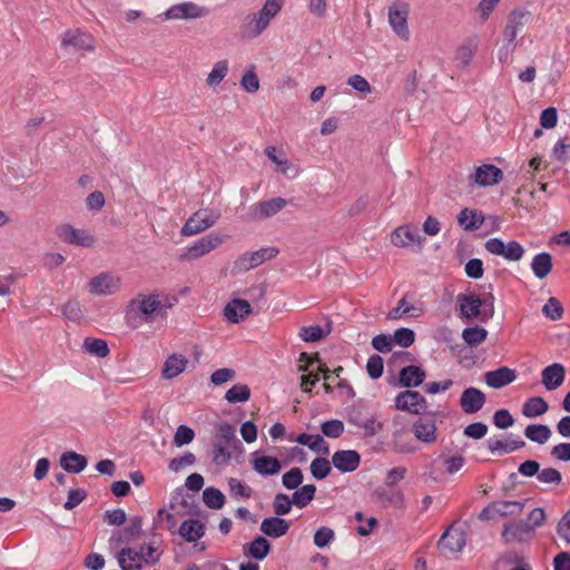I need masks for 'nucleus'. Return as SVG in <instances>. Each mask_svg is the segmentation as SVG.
<instances>
[{
	"label": "nucleus",
	"mask_w": 570,
	"mask_h": 570,
	"mask_svg": "<svg viewBox=\"0 0 570 570\" xmlns=\"http://www.w3.org/2000/svg\"><path fill=\"white\" fill-rule=\"evenodd\" d=\"M166 307L159 294H138L127 306L126 320L135 326L138 323H151L166 313Z\"/></svg>",
	"instance_id": "f257e3e1"
},
{
	"label": "nucleus",
	"mask_w": 570,
	"mask_h": 570,
	"mask_svg": "<svg viewBox=\"0 0 570 570\" xmlns=\"http://www.w3.org/2000/svg\"><path fill=\"white\" fill-rule=\"evenodd\" d=\"M284 2L285 0H266L258 12L247 14L240 26L243 36L246 38L261 36L282 11Z\"/></svg>",
	"instance_id": "f03ea898"
},
{
	"label": "nucleus",
	"mask_w": 570,
	"mask_h": 570,
	"mask_svg": "<svg viewBox=\"0 0 570 570\" xmlns=\"http://www.w3.org/2000/svg\"><path fill=\"white\" fill-rule=\"evenodd\" d=\"M410 3L404 0H393L387 7V21L392 31L403 41L410 40L409 16Z\"/></svg>",
	"instance_id": "7ed1b4c3"
},
{
	"label": "nucleus",
	"mask_w": 570,
	"mask_h": 570,
	"mask_svg": "<svg viewBox=\"0 0 570 570\" xmlns=\"http://www.w3.org/2000/svg\"><path fill=\"white\" fill-rule=\"evenodd\" d=\"M227 238V235L218 232L209 233L188 246L186 252L180 256V259L195 261L202 258L223 245Z\"/></svg>",
	"instance_id": "20e7f679"
},
{
	"label": "nucleus",
	"mask_w": 570,
	"mask_h": 570,
	"mask_svg": "<svg viewBox=\"0 0 570 570\" xmlns=\"http://www.w3.org/2000/svg\"><path fill=\"white\" fill-rule=\"evenodd\" d=\"M220 218L217 209H199L194 213L181 227V235L194 236L213 227Z\"/></svg>",
	"instance_id": "39448f33"
},
{
	"label": "nucleus",
	"mask_w": 570,
	"mask_h": 570,
	"mask_svg": "<svg viewBox=\"0 0 570 570\" xmlns=\"http://www.w3.org/2000/svg\"><path fill=\"white\" fill-rule=\"evenodd\" d=\"M278 249L273 246L262 247L254 252H246L239 255L233 263V273H244L253 269L264 262L276 257Z\"/></svg>",
	"instance_id": "423d86ee"
},
{
	"label": "nucleus",
	"mask_w": 570,
	"mask_h": 570,
	"mask_svg": "<svg viewBox=\"0 0 570 570\" xmlns=\"http://www.w3.org/2000/svg\"><path fill=\"white\" fill-rule=\"evenodd\" d=\"M459 304L461 314L466 318H475L482 314L481 307L485 306L483 317L488 318L493 315V296L490 295V302L487 298L481 299L478 295H462L459 296Z\"/></svg>",
	"instance_id": "0eeeda50"
},
{
	"label": "nucleus",
	"mask_w": 570,
	"mask_h": 570,
	"mask_svg": "<svg viewBox=\"0 0 570 570\" xmlns=\"http://www.w3.org/2000/svg\"><path fill=\"white\" fill-rule=\"evenodd\" d=\"M484 247L490 254L502 256L511 262L521 261L525 253L523 246L519 242L511 240L505 244L501 238L498 237L488 239L484 244Z\"/></svg>",
	"instance_id": "6e6552de"
},
{
	"label": "nucleus",
	"mask_w": 570,
	"mask_h": 570,
	"mask_svg": "<svg viewBox=\"0 0 570 570\" xmlns=\"http://www.w3.org/2000/svg\"><path fill=\"white\" fill-rule=\"evenodd\" d=\"M533 533V527L520 520L504 523L501 535L507 544H524L530 542Z\"/></svg>",
	"instance_id": "1a4fd4ad"
},
{
	"label": "nucleus",
	"mask_w": 570,
	"mask_h": 570,
	"mask_svg": "<svg viewBox=\"0 0 570 570\" xmlns=\"http://www.w3.org/2000/svg\"><path fill=\"white\" fill-rule=\"evenodd\" d=\"M121 279L112 273L104 272L88 282V289L97 296H108L120 291Z\"/></svg>",
	"instance_id": "9d476101"
},
{
	"label": "nucleus",
	"mask_w": 570,
	"mask_h": 570,
	"mask_svg": "<svg viewBox=\"0 0 570 570\" xmlns=\"http://www.w3.org/2000/svg\"><path fill=\"white\" fill-rule=\"evenodd\" d=\"M524 503L521 501H495L487 505L480 513L481 520H493L498 517H518Z\"/></svg>",
	"instance_id": "9b49d317"
},
{
	"label": "nucleus",
	"mask_w": 570,
	"mask_h": 570,
	"mask_svg": "<svg viewBox=\"0 0 570 570\" xmlns=\"http://www.w3.org/2000/svg\"><path fill=\"white\" fill-rule=\"evenodd\" d=\"M395 407L411 414H422L428 409V402L417 391L406 390L396 395Z\"/></svg>",
	"instance_id": "f8f14e48"
},
{
	"label": "nucleus",
	"mask_w": 570,
	"mask_h": 570,
	"mask_svg": "<svg viewBox=\"0 0 570 570\" xmlns=\"http://www.w3.org/2000/svg\"><path fill=\"white\" fill-rule=\"evenodd\" d=\"M208 14V9L187 1L171 6L164 12L166 20H189L203 18Z\"/></svg>",
	"instance_id": "ddd939ff"
},
{
	"label": "nucleus",
	"mask_w": 570,
	"mask_h": 570,
	"mask_svg": "<svg viewBox=\"0 0 570 570\" xmlns=\"http://www.w3.org/2000/svg\"><path fill=\"white\" fill-rule=\"evenodd\" d=\"M286 205L287 200L285 198L274 197L253 204L248 215L252 220H264L279 213Z\"/></svg>",
	"instance_id": "4468645a"
},
{
	"label": "nucleus",
	"mask_w": 570,
	"mask_h": 570,
	"mask_svg": "<svg viewBox=\"0 0 570 570\" xmlns=\"http://www.w3.org/2000/svg\"><path fill=\"white\" fill-rule=\"evenodd\" d=\"M531 13L524 9H515L508 16V21L503 30L505 41L517 43L515 39L519 32L529 23Z\"/></svg>",
	"instance_id": "2eb2a0df"
},
{
	"label": "nucleus",
	"mask_w": 570,
	"mask_h": 570,
	"mask_svg": "<svg viewBox=\"0 0 570 570\" xmlns=\"http://www.w3.org/2000/svg\"><path fill=\"white\" fill-rule=\"evenodd\" d=\"M479 48V37L472 36L464 39L456 48L454 52L453 61L455 67L464 70L466 69L474 59V56Z\"/></svg>",
	"instance_id": "dca6fc26"
},
{
	"label": "nucleus",
	"mask_w": 570,
	"mask_h": 570,
	"mask_svg": "<svg viewBox=\"0 0 570 570\" xmlns=\"http://www.w3.org/2000/svg\"><path fill=\"white\" fill-rule=\"evenodd\" d=\"M423 240L424 238L420 235L419 230L409 225L400 226L391 234V243L400 248L409 247L411 245H415L417 248H421Z\"/></svg>",
	"instance_id": "f3484780"
},
{
	"label": "nucleus",
	"mask_w": 570,
	"mask_h": 570,
	"mask_svg": "<svg viewBox=\"0 0 570 570\" xmlns=\"http://www.w3.org/2000/svg\"><path fill=\"white\" fill-rule=\"evenodd\" d=\"M487 402L485 394L473 386L466 387L460 396V406L465 414H474L482 410Z\"/></svg>",
	"instance_id": "a211bd4d"
},
{
	"label": "nucleus",
	"mask_w": 570,
	"mask_h": 570,
	"mask_svg": "<svg viewBox=\"0 0 570 570\" xmlns=\"http://www.w3.org/2000/svg\"><path fill=\"white\" fill-rule=\"evenodd\" d=\"M59 238L67 244L78 245L82 247H91L95 238L85 229L73 228L71 225H62L58 229Z\"/></svg>",
	"instance_id": "6ab92c4d"
},
{
	"label": "nucleus",
	"mask_w": 570,
	"mask_h": 570,
	"mask_svg": "<svg viewBox=\"0 0 570 570\" xmlns=\"http://www.w3.org/2000/svg\"><path fill=\"white\" fill-rule=\"evenodd\" d=\"M361 463V455L355 450H338L332 455V464L342 473L357 470Z\"/></svg>",
	"instance_id": "aec40b11"
},
{
	"label": "nucleus",
	"mask_w": 570,
	"mask_h": 570,
	"mask_svg": "<svg viewBox=\"0 0 570 570\" xmlns=\"http://www.w3.org/2000/svg\"><path fill=\"white\" fill-rule=\"evenodd\" d=\"M250 464L253 470L262 476L276 475L282 470L281 461L272 455H258V452H254Z\"/></svg>",
	"instance_id": "412c9836"
},
{
	"label": "nucleus",
	"mask_w": 570,
	"mask_h": 570,
	"mask_svg": "<svg viewBox=\"0 0 570 570\" xmlns=\"http://www.w3.org/2000/svg\"><path fill=\"white\" fill-rule=\"evenodd\" d=\"M252 313L250 304L246 299L234 298L226 304L223 314L233 324L245 320Z\"/></svg>",
	"instance_id": "4be33fe9"
},
{
	"label": "nucleus",
	"mask_w": 570,
	"mask_h": 570,
	"mask_svg": "<svg viewBox=\"0 0 570 570\" xmlns=\"http://www.w3.org/2000/svg\"><path fill=\"white\" fill-rule=\"evenodd\" d=\"M465 546V534L460 529L450 527L441 537L439 547L451 553L460 552Z\"/></svg>",
	"instance_id": "5701e85b"
},
{
	"label": "nucleus",
	"mask_w": 570,
	"mask_h": 570,
	"mask_svg": "<svg viewBox=\"0 0 570 570\" xmlns=\"http://www.w3.org/2000/svg\"><path fill=\"white\" fill-rule=\"evenodd\" d=\"M503 177L500 168L491 164H483L475 169L473 180L476 185L485 187L498 184Z\"/></svg>",
	"instance_id": "b1692460"
},
{
	"label": "nucleus",
	"mask_w": 570,
	"mask_h": 570,
	"mask_svg": "<svg viewBox=\"0 0 570 570\" xmlns=\"http://www.w3.org/2000/svg\"><path fill=\"white\" fill-rule=\"evenodd\" d=\"M412 432L416 440L426 444H432L436 441V424L432 419H419L413 423Z\"/></svg>",
	"instance_id": "393cba45"
},
{
	"label": "nucleus",
	"mask_w": 570,
	"mask_h": 570,
	"mask_svg": "<svg viewBox=\"0 0 570 570\" xmlns=\"http://www.w3.org/2000/svg\"><path fill=\"white\" fill-rule=\"evenodd\" d=\"M517 375L514 370L507 366H501L494 371L484 373V382L492 389H501L509 385L515 380Z\"/></svg>",
	"instance_id": "a878e982"
},
{
	"label": "nucleus",
	"mask_w": 570,
	"mask_h": 570,
	"mask_svg": "<svg viewBox=\"0 0 570 570\" xmlns=\"http://www.w3.org/2000/svg\"><path fill=\"white\" fill-rule=\"evenodd\" d=\"M542 384L548 391L557 390L562 385L566 377V370L563 365L553 363L542 370Z\"/></svg>",
	"instance_id": "bb28decb"
},
{
	"label": "nucleus",
	"mask_w": 570,
	"mask_h": 570,
	"mask_svg": "<svg viewBox=\"0 0 570 570\" xmlns=\"http://www.w3.org/2000/svg\"><path fill=\"white\" fill-rule=\"evenodd\" d=\"M65 47H72L77 50H94V40L90 35L81 32L80 30L67 31L61 41Z\"/></svg>",
	"instance_id": "cd10ccee"
},
{
	"label": "nucleus",
	"mask_w": 570,
	"mask_h": 570,
	"mask_svg": "<svg viewBox=\"0 0 570 570\" xmlns=\"http://www.w3.org/2000/svg\"><path fill=\"white\" fill-rule=\"evenodd\" d=\"M261 531L271 538H281L288 532L289 522L276 517L266 518L261 523Z\"/></svg>",
	"instance_id": "c85d7f7f"
},
{
	"label": "nucleus",
	"mask_w": 570,
	"mask_h": 570,
	"mask_svg": "<svg viewBox=\"0 0 570 570\" xmlns=\"http://www.w3.org/2000/svg\"><path fill=\"white\" fill-rule=\"evenodd\" d=\"M187 364L188 360L184 355L177 353L169 355L164 363L163 377L171 380L178 376L186 370Z\"/></svg>",
	"instance_id": "c756f323"
},
{
	"label": "nucleus",
	"mask_w": 570,
	"mask_h": 570,
	"mask_svg": "<svg viewBox=\"0 0 570 570\" xmlns=\"http://www.w3.org/2000/svg\"><path fill=\"white\" fill-rule=\"evenodd\" d=\"M425 379V372L415 365H409L403 367L399 374L400 385L404 387H415L423 383Z\"/></svg>",
	"instance_id": "7c9ffc66"
},
{
	"label": "nucleus",
	"mask_w": 570,
	"mask_h": 570,
	"mask_svg": "<svg viewBox=\"0 0 570 570\" xmlns=\"http://www.w3.org/2000/svg\"><path fill=\"white\" fill-rule=\"evenodd\" d=\"M118 562L122 570H142L144 561L140 552L132 548H125L118 553Z\"/></svg>",
	"instance_id": "2f4dec72"
},
{
	"label": "nucleus",
	"mask_w": 570,
	"mask_h": 570,
	"mask_svg": "<svg viewBox=\"0 0 570 570\" xmlns=\"http://www.w3.org/2000/svg\"><path fill=\"white\" fill-rule=\"evenodd\" d=\"M216 443H223L229 446L230 450H242V443L236 438V430L233 425L223 422L217 426V441Z\"/></svg>",
	"instance_id": "473e14b6"
},
{
	"label": "nucleus",
	"mask_w": 570,
	"mask_h": 570,
	"mask_svg": "<svg viewBox=\"0 0 570 570\" xmlns=\"http://www.w3.org/2000/svg\"><path fill=\"white\" fill-rule=\"evenodd\" d=\"M181 538L187 542H196L205 534V525L198 520L184 521L178 530Z\"/></svg>",
	"instance_id": "72a5a7b5"
},
{
	"label": "nucleus",
	"mask_w": 570,
	"mask_h": 570,
	"mask_svg": "<svg viewBox=\"0 0 570 570\" xmlns=\"http://www.w3.org/2000/svg\"><path fill=\"white\" fill-rule=\"evenodd\" d=\"M265 155L267 158L277 166V170L284 175L291 171L297 173L295 166L287 159L283 151H278L275 146H268L265 148Z\"/></svg>",
	"instance_id": "f704fd0d"
},
{
	"label": "nucleus",
	"mask_w": 570,
	"mask_h": 570,
	"mask_svg": "<svg viewBox=\"0 0 570 570\" xmlns=\"http://www.w3.org/2000/svg\"><path fill=\"white\" fill-rule=\"evenodd\" d=\"M60 464L67 472L79 473L87 466V459L81 454L69 451L61 455Z\"/></svg>",
	"instance_id": "c9c22d12"
},
{
	"label": "nucleus",
	"mask_w": 570,
	"mask_h": 570,
	"mask_svg": "<svg viewBox=\"0 0 570 570\" xmlns=\"http://www.w3.org/2000/svg\"><path fill=\"white\" fill-rule=\"evenodd\" d=\"M531 269L539 278H546L552 271V256L549 253L537 254L531 262Z\"/></svg>",
	"instance_id": "e433bc0d"
},
{
	"label": "nucleus",
	"mask_w": 570,
	"mask_h": 570,
	"mask_svg": "<svg viewBox=\"0 0 570 570\" xmlns=\"http://www.w3.org/2000/svg\"><path fill=\"white\" fill-rule=\"evenodd\" d=\"M549 410L548 402L541 396H532L528 399L522 406V414L525 417L532 419L543 415Z\"/></svg>",
	"instance_id": "4c0bfd02"
},
{
	"label": "nucleus",
	"mask_w": 570,
	"mask_h": 570,
	"mask_svg": "<svg viewBox=\"0 0 570 570\" xmlns=\"http://www.w3.org/2000/svg\"><path fill=\"white\" fill-rule=\"evenodd\" d=\"M525 445V442L521 439L510 440V441H501L499 439L490 438L488 440V449L492 453L504 454L511 453L515 450H519Z\"/></svg>",
	"instance_id": "58836bf2"
},
{
	"label": "nucleus",
	"mask_w": 570,
	"mask_h": 570,
	"mask_svg": "<svg viewBox=\"0 0 570 570\" xmlns=\"http://www.w3.org/2000/svg\"><path fill=\"white\" fill-rule=\"evenodd\" d=\"M458 222L465 230H475L481 227L484 217L476 210L464 208L460 212Z\"/></svg>",
	"instance_id": "ea45409f"
},
{
	"label": "nucleus",
	"mask_w": 570,
	"mask_h": 570,
	"mask_svg": "<svg viewBox=\"0 0 570 570\" xmlns=\"http://www.w3.org/2000/svg\"><path fill=\"white\" fill-rule=\"evenodd\" d=\"M524 435L532 442L544 444L549 441L552 432L548 425L544 424H530L524 430Z\"/></svg>",
	"instance_id": "a19ab883"
},
{
	"label": "nucleus",
	"mask_w": 570,
	"mask_h": 570,
	"mask_svg": "<svg viewBox=\"0 0 570 570\" xmlns=\"http://www.w3.org/2000/svg\"><path fill=\"white\" fill-rule=\"evenodd\" d=\"M229 65L226 59L218 60L214 63L210 72L207 75L206 82L209 87H217L227 76Z\"/></svg>",
	"instance_id": "79ce46f5"
},
{
	"label": "nucleus",
	"mask_w": 570,
	"mask_h": 570,
	"mask_svg": "<svg viewBox=\"0 0 570 570\" xmlns=\"http://www.w3.org/2000/svg\"><path fill=\"white\" fill-rule=\"evenodd\" d=\"M316 492L314 484H305L301 489L296 490L293 495L294 505L299 509L305 508L313 499Z\"/></svg>",
	"instance_id": "37998d69"
},
{
	"label": "nucleus",
	"mask_w": 570,
	"mask_h": 570,
	"mask_svg": "<svg viewBox=\"0 0 570 570\" xmlns=\"http://www.w3.org/2000/svg\"><path fill=\"white\" fill-rule=\"evenodd\" d=\"M352 423L362 429L365 436H375L383 430V423L375 416H370L364 420H353Z\"/></svg>",
	"instance_id": "c03bdc74"
},
{
	"label": "nucleus",
	"mask_w": 570,
	"mask_h": 570,
	"mask_svg": "<svg viewBox=\"0 0 570 570\" xmlns=\"http://www.w3.org/2000/svg\"><path fill=\"white\" fill-rule=\"evenodd\" d=\"M203 501L210 509H222L225 504L224 493L216 488H206L203 492Z\"/></svg>",
	"instance_id": "a18cd8bd"
},
{
	"label": "nucleus",
	"mask_w": 570,
	"mask_h": 570,
	"mask_svg": "<svg viewBox=\"0 0 570 570\" xmlns=\"http://www.w3.org/2000/svg\"><path fill=\"white\" fill-rule=\"evenodd\" d=\"M227 483L230 497L235 500L249 499L253 494V489L236 478H229Z\"/></svg>",
	"instance_id": "49530a36"
},
{
	"label": "nucleus",
	"mask_w": 570,
	"mask_h": 570,
	"mask_svg": "<svg viewBox=\"0 0 570 570\" xmlns=\"http://www.w3.org/2000/svg\"><path fill=\"white\" fill-rule=\"evenodd\" d=\"M488 332L481 326L468 327L462 332V338L470 346H478L485 341Z\"/></svg>",
	"instance_id": "de8ad7c7"
},
{
	"label": "nucleus",
	"mask_w": 570,
	"mask_h": 570,
	"mask_svg": "<svg viewBox=\"0 0 570 570\" xmlns=\"http://www.w3.org/2000/svg\"><path fill=\"white\" fill-rule=\"evenodd\" d=\"M269 550L271 544L264 537H256L248 546L249 554L257 560L265 559Z\"/></svg>",
	"instance_id": "09e8293b"
},
{
	"label": "nucleus",
	"mask_w": 570,
	"mask_h": 570,
	"mask_svg": "<svg viewBox=\"0 0 570 570\" xmlns=\"http://www.w3.org/2000/svg\"><path fill=\"white\" fill-rule=\"evenodd\" d=\"M83 350L98 357H106L109 354L108 344L102 338H86Z\"/></svg>",
	"instance_id": "8fccbe9b"
},
{
	"label": "nucleus",
	"mask_w": 570,
	"mask_h": 570,
	"mask_svg": "<svg viewBox=\"0 0 570 570\" xmlns=\"http://www.w3.org/2000/svg\"><path fill=\"white\" fill-rule=\"evenodd\" d=\"M250 397V390L245 384L233 385L225 394V399L229 403H243Z\"/></svg>",
	"instance_id": "3c124183"
},
{
	"label": "nucleus",
	"mask_w": 570,
	"mask_h": 570,
	"mask_svg": "<svg viewBox=\"0 0 570 570\" xmlns=\"http://www.w3.org/2000/svg\"><path fill=\"white\" fill-rule=\"evenodd\" d=\"M235 450H230L229 446L224 445L223 443L213 444L212 451V460L218 466L227 465L232 458V452Z\"/></svg>",
	"instance_id": "603ef678"
},
{
	"label": "nucleus",
	"mask_w": 570,
	"mask_h": 570,
	"mask_svg": "<svg viewBox=\"0 0 570 570\" xmlns=\"http://www.w3.org/2000/svg\"><path fill=\"white\" fill-rule=\"evenodd\" d=\"M311 473L316 480L325 479L332 471L331 462L325 458H315L311 462Z\"/></svg>",
	"instance_id": "864d4df0"
},
{
	"label": "nucleus",
	"mask_w": 570,
	"mask_h": 570,
	"mask_svg": "<svg viewBox=\"0 0 570 570\" xmlns=\"http://www.w3.org/2000/svg\"><path fill=\"white\" fill-rule=\"evenodd\" d=\"M416 311L417 308L414 307L413 305L407 304L406 299L403 297L399 301L396 307L392 308L389 312L387 317L390 320H399L405 315L419 316L420 314L415 313Z\"/></svg>",
	"instance_id": "5fc2aeb1"
},
{
	"label": "nucleus",
	"mask_w": 570,
	"mask_h": 570,
	"mask_svg": "<svg viewBox=\"0 0 570 570\" xmlns=\"http://www.w3.org/2000/svg\"><path fill=\"white\" fill-rule=\"evenodd\" d=\"M293 505V499L285 493H277L273 501L274 513L278 517L289 513Z\"/></svg>",
	"instance_id": "6e6d98bb"
},
{
	"label": "nucleus",
	"mask_w": 570,
	"mask_h": 570,
	"mask_svg": "<svg viewBox=\"0 0 570 570\" xmlns=\"http://www.w3.org/2000/svg\"><path fill=\"white\" fill-rule=\"evenodd\" d=\"M415 333L411 328L401 327L394 332L392 335L393 345H399L401 347H409L414 343Z\"/></svg>",
	"instance_id": "4d7b16f0"
},
{
	"label": "nucleus",
	"mask_w": 570,
	"mask_h": 570,
	"mask_svg": "<svg viewBox=\"0 0 570 570\" xmlns=\"http://www.w3.org/2000/svg\"><path fill=\"white\" fill-rule=\"evenodd\" d=\"M322 433L331 439H337L344 433V423L341 420L333 419L321 424Z\"/></svg>",
	"instance_id": "13d9d810"
},
{
	"label": "nucleus",
	"mask_w": 570,
	"mask_h": 570,
	"mask_svg": "<svg viewBox=\"0 0 570 570\" xmlns=\"http://www.w3.org/2000/svg\"><path fill=\"white\" fill-rule=\"evenodd\" d=\"M303 482V472L299 468H292L283 474L282 483L288 490L297 489Z\"/></svg>",
	"instance_id": "bf43d9fd"
},
{
	"label": "nucleus",
	"mask_w": 570,
	"mask_h": 570,
	"mask_svg": "<svg viewBox=\"0 0 570 570\" xmlns=\"http://www.w3.org/2000/svg\"><path fill=\"white\" fill-rule=\"evenodd\" d=\"M242 88L249 94H254L259 89V79L255 71V67L246 70L240 79Z\"/></svg>",
	"instance_id": "052dcab7"
},
{
	"label": "nucleus",
	"mask_w": 570,
	"mask_h": 570,
	"mask_svg": "<svg viewBox=\"0 0 570 570\" xmlns=\"http://www.w3.org/2000/svg\"><path fill=\"white\" fill-rule=\"evenodd\" d=\"M325 332L320 325L303 326L299 331V337L305 342H317L325 337Z\"/></svg>",
	"instance_id": "680f3d73"
},
{
	"label": "nucleus",
	"mask_w": 570,
	"mask_h": 570,
	"mask_svg": "<svg viewBox=\"0 0 570 570\" xmlns=\"http://www.w3.org/2000/svg\"><path fill=\"white\" fill-rule=\"evenodd\" d=\"M542 313L552 321L562 317L563 308L556 297H550L542 308Z\"/></svg>",
	"instance_id": "e2e57ef3"
},
{
	"label": "nucleus",
	"mask_w": 570,
	"mask_h": 570,
	"mask_svg": "<svg viewBox=\"0 0 570 570\" xmlns=\"http://www.w3.org/2000/svg\"><path fill=\"white\" fill-rule=\"evenodd\" d=\"M62 314L72 322L81 320L82 309L80 303L77 299L68 301L62 307Z\"/></svg>",
	"instance_id": "0e129e2a"
},
{
	"label": "nucleus",
	"mask_w": 570,
	"mask_h": 570,
	"mask_svg": "<svg viewBox=\"0 0 570 570\" xmlns=\"http://www.w3.org/2000/svg\"><path fill=\"white\" fill-rule=\"evenodd\" d=\"M195 438V432L187 425H179L174 435V444L183 446L189 444Z\"/></svg>",
	"instance_id": "69168bd1"
},
{
	"label": "nucleus",
	"mask_w": 570,
	"mask_h": 570,
	"mask_svg": "<svg viewBox=\"0 0 570 570\" xmlns=\"http://www.w3.org/2000/svg\"><path fill=\"white\" fill-rule=\"evenodd\" d=\"M139 552L144 564L153 566L159 561L160 552L153 543L141 546Z\"/></svg>",
	"instance_id": "338daca9"
},
{
	"label": "nucleus",
	"mask_w": 570,
	"mask_h": 570,
	"mask_svg": "<svg viewBox=\"0 0 570 570\" xmlns=\"http://www.w3.org/2000/svg\"><path fill=\"white\" fill-rule=\"evenodd\" d=\"M335 538V533L331 528L322 527L314 533V544L317 548H325Z\"/></svg>",
	"instance_id": "774afa93"
}]
</instances>
